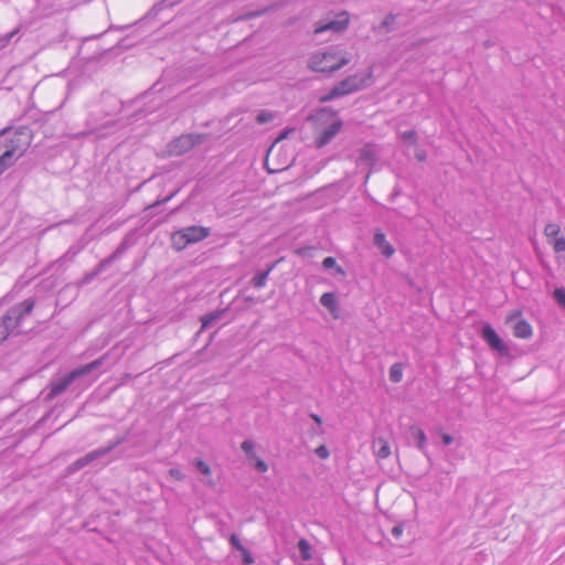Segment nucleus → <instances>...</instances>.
I'll use <instances>...</instances> for the list:
<instances>
[{
	"instance_id": "nucleus-47",
	"label": "nucleus",
	"mask_w": 565,
	"mask_h": 565,
	"mask_svg": "<svg viewBox=\"0 0 565 565\" xmlns=\"http://www.w3.org/2000/svg\"><path fill=\"white\" fill-rule=\"evenodd\" d=\"M520 315H521V312H520V311H515L514 313H512V315H510V316H509V320H512V319H514L515 317H519Z\"/></svg>"
},
{
	"instance_id": "nucleus-18",
	"label": "nucleus",
	"mask_w": 565,
	"mask_h": 565,
	"mask_svg": "<svg viewBox=\"0 0 565 565\" xmlns=\"http://www.w3.org/2000/svg\"><path fill=\"white\" fill-rule=\"evenodd\" d=\"M374 447H377L376 449V456L380 458V459H385L387 458L390 455H391V448H390V445L388 443L383 439V438H379L374 441Z\"/></svg>"
},
{
	"instance_id": "nucleus-8",
	"label": "nucleus",
	"mask_w": 565,
	"mask_h": 565,
	"mask_svg": "<svg viewBox=\"0 0 565 565\" xmlns=\"http://www.w3.org/2000/svg\"><path fill=\"white\" fill-rule=\"evenodd\" d=\"M481 335L492 350L498 351L501 355H508L509 348L490 324L487 323L482 327Z\"/></svg>"
},
{
	"instance_id": "nucleus-6",
	"label": "nucleus",
	"mask_w": 565,
	"mask_h": 565,
	"mask_svg": "<svg viewBox=\"0 0 565 565\" xmlns=\"http://www.w3.org/2000/svg\"><path fill=\"white\" fill-rule=\"evenodd\" d=\"M361 88L360 82L356 76H350L341 82H339L337 85H334L331 90L321 98L322 102H329L334 98L348 95L350 93L356 92Z\"/></svg>"
},
{
	"instance_id": "nucleus-20",
	"label": "nucleus",
	"mask_w": 565,
	"mask_h": 565,
	"mask_svg": "<svg viewBox=\"0 0 565 565\" xmlns=\"http://www.w3.org/2000/svg\"><path fill=\"white\" fill-rule=\"evenodd\" d=\"M322 267H323V269L334 268L337 275H340L342 277L345 276V270L341 266L337 265V260L334 257H331V256L326 257L322 260Z\"/></svg>"
},
{
	"instance_id": "nucleus-39",
	"label": "nucleus",
	"mask_w": 565,
	"mask_h": 565,
	"mask_svg": "<svg viewBox=\"0 0 565 565\" xmlns=\"http://www.w3.org/2000/svg\"><path fill=\"white\" fill-rule=\"evenodd\" d=\"M255 468L259 471V472H266L268 470V465L262 460V459H257L256 461V465H255Z\"/></svg>"
},
{
	"instance_id": "nucleus-25",
	"label": "nucleus",
	"mask_w": 565,
	"mask_h": 565,
	"mask_svg": "<svg viewBox=\"0 0 565 565\" xmlns=\"http://www.w3.org/2000/svg\"><path fill=\"white\" fill-rule=\"evenodd\" d=\"M298 548L303 559H309L310 555V544L306 540H300L298 542Z\"/></svg>"
},
{
	"instance_id": "nucleus-26",
	"label": "nucleus",
	"mask_w": 565,
	"mask_h": 565,
	"mask_svg": "<svg viewBox=\"0 0 565 565\" xmlns=\"http://www.w3.org/2000/svg\"><path fill=\"white\" fill-rule=\"evenodd\" d=\"M242 450L245 452V455L249 458L256 457L254 452V443L252 440H244L241 445Z\"/></svg>"
},
{
	"instance_id": "nucleus-40",
	"label": "nucleus",
	"mask_w": 565,
	"mask_h": 565,
	"mask_svg": "<svg viewBox=\"0 0 565 565\" xmlns=\"http://www.w3.org/2000/svg\"><path fill=\"white\" fill-rule=\"evenodd\" d=\"M126 250L119 245L110 255L114 260L118 259Z\"/></svg>"
},
{
	"instance_id": "nucleus-27",
	"label": "nucleus",
	"mask_w": 565,
	"mask_h": 565,
	"mask_svg": "<svg viewBox=\"0 0 565 565\" xmlns=\"http://www.w3.org/2000/svg\"><path fill=\"white\" fill-rule=\"evenodd\" d=\"M273 119H274V115L270 111H266V110L260 111L256 117V121L259 125L270 122Z\"/></svg>"
},
{
	"instance_id": "nucleus-42",
	"label": "nucleus",
	"mask_w": 565,
	"mask_h": 565,
	"mask_svg": "<svg viewBox=\"0 0 565 565\" xmlns=\"http://www.w3.org/2000/svg\"><path fill=\"white\" fill-rule=\"evenodd\" d=\"M115 260L111 258V256L109 255L107 258L103 259L99 265L100 267L103 268H106L108 267L111 263H114Z\"/></svg>"
},
{
	"instance_id": "nucleus-15",
	"label": "nucleus",
	"mask_w": 565,
	"mask_h": 565,
	"mask_svg": "<svg viewBox=\"0 0 565 565\" xmlns=\"http://www.w3.org/2000/svg\"><path fill=\"white\" fill-rule=\"evenodd\" d=\"M411 434L413 438L416 440V446L422 452H426V435L424 430L419 427L412 426L411 427Z\"/></svg>"
},
{
	"instance_id": "nucleus-21",
	"label": "nucleus",
	"mask_w": 565,
	"mask_h": 565,
	"mask_svg": "<svg viewBox=\"0 0 565 565\" xmlns=\"http://www.w3.org/2000/svg\"><path fill=\"white\" fill-rule=\"evenodd\" d=\"M222 317V311H214L209 315H205L201 318L202 327L201 329H209L212 324L217 321Z\"/></svg>"
},
{
	"instance_id": "nucleus-2",
	"label": "nucleus",
	"mask_w": 565,
	"mask_h": 565,
	"mask_svg": "<svg viewBox=\"0 0 565 565\" xmlns=\"http://www.w3.org/2000/svg\"><path fill=\"white\" fill-rule=\"evenodd\" d=\"M349 63V57L332 49L313 53L308 60V67L313 72L333 73Z\"/></svg>"
},
{
	"instance_id": "nucleus-10",
	"label": "nucleus",
	"mask_w": 565,
	"mask_h": 565,
	"mask_svg": "<svg viewBox=\"0 0 565 565\" xmlns=\"http://www.w3.org/2000/svg\"><path fill=\"white\" fill-rule=\"evenodd\" d=\"M376 161V152L373 146L365 145L359 151L356 162L359 166L372 167Z\"/></svg>"
},
{
	"instance_id": "nucleus-7",
	"label": "nucleus",
	"mask_w": 565,
	"mask_h": 565,
	"mask_svg": "<svg viewBox=\"0 0 565 565\" xmlns=\"http://www.w3.org/2000/svg\"><path fill=\"white\" fill-rule=\"evenodd\" d=\"M348 24H349V13L343 11V12H340L337 15V19H334V20H330L327 22L320 21V22L316 23L313 33L316 35H319V34H322V33L329 32V31L333 32V33H341L344 30H347Z\"/></svg>"
},
{
	"instance_id": "nucleus-44",
	"label": "nucleus",
	"mask_w": 565,
	"mask_h": 565,
	"mask_svg": "<svg viewBox=\"0 0 565 565\" xmlns=\"http://www.w3.org/2000/svg\"><path fill=\"white\" fill-rule=\"evenodd\" d=\"M104 270H105V268L100 267V265L98 264L96 269L92 273V276H97L100 273H103Z\"/></svg>"
},
{
	"instance_id": "nucleus-29",
	"label": "nucleus",
	"mask_w": 565,
	"mask_h": 565,
	"mask_svg": "<svg viewBox=\"0 0 565 565\" xmlns=\"http://www.w3.org/2000/svg\"><path fill=\"white\" fill-rule=\"evenodd\" d=\"M401 139L405 142H409L411 145L416 143V131L415 130H407L401 134Z\"/></svg>"
},
{
	"instance_id": "nucleus-34",
	"label": "nucleus",
	"mask_w": 565,
	"mask_h": 565,
	"mask_svg": "<svg viewBox=\"0 0 565 565\" xmlns=\"http://www.w3.org/2000/svg\"><path fill=\"white\" fill-rule=\"evenodd\" d=\"M230 543H231V545H232L235 550H237V551H239V552H241L243 548H245V547L242 545V543H241V541H239V539H238V536H237L236 534H232V535H231V537H230Z\"/></svg>"
},
{
	"instance_id": "nucleus-36",
	"label": "nucleus",
	"mask_w": 565,
	"mask_h": 565,
	"mask_svg": "<svg viewBox=\"0 0 565 565\" xmlns=\"http://www.w3.org/2000/svg\"><path fill=\"white\" fill-rule=\"evenodd\" d=\"M396 17L392 13L385 17V19L382 21L381 26L384 29H388L394 22Z\"/></svg>"
},
{
	"instance_id": "nucleus-49",
	"label": "nucleus",
	"mask_w": 565,
	"mask_h": 565,
	"mask_svg": "<svg viewBox=\"0 0 565 565\" xmlns=\"http://www.w3.org/2000/svg\"><path fill=\"white\" fill-rule=\"evenodd\" d=\"M95 276H92V274L87 275L85 277V281H89L90 279H93Z\"/></svg>"
},
{
	"instance_id": "nucleus-11",
	"label": "nucleus",
	"mask_w": 565,
	"mask_h": 565,
	"mask_svg": "<svg viewBox=\"0 0 565 565\" xmlns=\"http://www.w3.org/2000/svg\"><path fill=\"white\" fill-rule=\"evenodd\" d=\"M373 243L387 258L395 253L394 247L386 241L385 234L380 231L375 232Z\"/></svg>"
},
{
	"instance_id": "nucleus-12",
	"label": "nucleus",
	"mask_w": 565,
	"mask_h": 565,
	"mask_svg": "<svg viewBox=\"0 0 565 565\" xmlns=\"http://www.w3.org/2000/svg\"><path fill=\"white\" fill-rule=\"evenodd\" d=\"M103 457H104L103 451L99 448L95 449V450L86 454L84 457L77 459L73 463L74 469L79 470V469L84 468L85 466L89 465L90 462H93L99 458H103Z\"/></svg>"
},
{
	"instance_id": "nucleus-38",
	"label": "nucleus",
	"mask_w": 565,
	"mask_h": 565,
	"mask_svg": "<svg viewBox=\"0 0 565 565\" xmlns=\"http://www.w3.org/2000/svg\"><path fill=\"white\" fill-rule=\"evenodd\" d=\"M313 250V247L307 246V247H300L296 250V253L301 257L311 256V252Z\"/></svg>"
},
{
	"instance_id": "nucleus-32",
	"label": "nucleus",
	"mask_w": 565,
	"mask_h": 565,
	"mask_svg": "<svg viewBox=\"0 0 565 565\" xmlns=\"http://www.w3.org/2000/svg\"><path fill=\"white\" fill-rule=\"evenodd\" d=\"M316 455L321 459H327L330 455L329 449L327 446L321 445L315 450Z\"/></svg>"
},
{
	"instance_id": "nucleus-9",
	"label": "nucleus",
	"mask_w": 565,
	"mask_h": 565,
	"mask_svg": "<svg viewBox=\"0 0 565 565\" xmlns=\"http://www.w3.org/2000/svg\"><path fill=\"white\" fill-rule=\"evenodd\" d=\"M342 128V120L340 118L333 119V121L321 129L319 135L316 138V146L318 148H322L327 146L341 130Z\"/></svg>"
},
{
	"instance_id": "nucleus-19",
	"label": "nucleus",
	"mask_w": 565,
	"mask_h": 565,
	"mask_svg": "<svg viewBox=\"0 0 565 565\" xmlns=\"http://www.w3.org/2000/svg\"><path fill=\"white\" fill-rule=\"evenodd\" d=\"M127 439H128L127 435L117 436L116 438L110 440L106 446L100 447L99 449L103 451V455L106 456L111 450H114L116 447H118L119 445L127 441Z\"/></svg>"
},
{
	"instance_id": "nucleus-31",
	"label": "nucleus",
	"mask_w": 565,
	"mask_h": 565,
	"mask_svg": "<svg viewBox=\"0 0 565 565\" xmlns=\"http://www.w3.org/2000/svg\"><path fill=\"white\" fill-rule=\"evenodd\" d=\"M242 561L245 565H252L254 563V557L247 548H243L241 551Z\"/></svg>"
},
{
	"instance_id": "nucleus-1",
	"label": "nucleus",
	"mask_w": 565,
	"mask_h": 565,
	"mask_svg": "<svg viewBox=\"0 0 565 565\" xmlns=\"http://www.w3.org/2000/svg\"><path fill=\"white\" fill-rule=\"evenodd\" d=\"M107 354L94 360L93 362L82 365L77 369H74L70 373L55 379L50 384V392L46 395V399L52 401L63 392H65L68 386L74 383L77 379L87 375L96 370H98L105 362Z\"/></svg>"
},
{
	"instance_id": "nucleus-37",
	"label": "nucleus",
	"mask_w": 565,
	"mask_h": 565,
	"mask_svg": "<svg viewBox=\"0 0 565 565\" xmlns=\"http://www.w3.org/2000/svg\"><path fill=\"white\" fill-rule=\"evenodd\" d=\"M415 158L417 161L419 162H424L427 158V153L424 149L422 148H416L415 149Z\"/></svg>"
},
{
	"instance_id": "nucleus-30",
	"label": "nucleus",
	"mask_w": 565,
	"mask_h": 565,
	"mask_svg": "<svg viewBox=\"0 0 565 565\" xmlns=\"http://www.w3.org/2000/svg\"><path fill=\"white\" fill-rule=\"evenodd\" d=\"M551 243L556 253L565 252V237H556Z\"/></svg>"
},
{
	"instance_id": "nucleus-45",
	"label": "nucleus",
	"mask_w": 565,
	"mask_h": 565,
	"mask_svg": "<svg viewBox=\"0 0 565 565\" xmlns=\"http://www.w3.org/2000/svg\"><path fill=\"white\" fill-rule=\"evenodd\" d=\"M169 199H170V196L166 198L163 201H158V202H156L154 204H152L150 207H151V209H153V207H156L157 205H160L161 203H164V202L169 201Z\"/></svg>"
},
{
	"instance_id": "nucleus-3",
	"label": "nucleus",
	"mask_w": 565,
	"mask_h": 565,
	"mask_svg": "<svg viewBox=\"0 0 565 565\" xmlns=\"http://www.w3.org/2000/svg\"><path fill=\"white\" fill-rule=\"evenodd\" d=\"M34 303V300L29 298L7 311L0 321V342L19 328L24 317L32 312Z\"/></svg>"
},
{
	"instance_id": "nucleus-23",
	"label": "nucleus",
	"mask_w": 565,
	"mask_h": 565,
	"mask_svg": "<svg viewBox=\"0 0 565 565\" xmlns=\"http://www.w3.org/2000/svg\"><path fill=\"white\" fill-rule=\"evenodd\" d=\"M559 232H561V227H559V225H557L555 223H548V224H546V226L544 228V235L548 239H554V238L558 237Z\"/></svg>"
},
{
	"instance_id": "nucleus-28",
	"label": "nucleus",
	"mask_w": 565,
	"mask_h": 565,
	"mask_svg": "<svg viewBox=\"0 0 565 565\" xmlns=\"http://www.w3.org/2000/svg\"><path fill=\"white\" fill-rule=\"evenodd\" d=\"M194 466L195 468L202 473V475H205V476H209L211 475V469L209 467V465H206L202 459H194Z\"/></svg>"
},
{
	"instance_id": "nucleus-46",
	"label": "nucleus",
	"mask_w": 565,
	"mask_h": 565,
	"mask_svg": "<svg viewBox=\"0 0 565 565\" xmlns=\"http://www.w3.org/2000/svg\"><path fill=\"white\" fill-rule=\"evenodd\" d=\"M119 245H120L125 250H127V248H128L127 239H124Z\"/></svg>"
},
{
	"instance_id": "nucleus-4",
	"label": "nucleus",
	"mask_w": 565,
	"mask_h": 565,
	"mask_svg": "<svg viewBox=\"0 0 565 565\" xmlns=\"http://www.w3.org/2000/svg\"><path fill=\"white\" fill-rule=\"evenodd\" d=\"M210 235V228L204 226H188L178 232L172 236L173 246L178 250H182L189 244H194L203 241Z\"/></svg>"
},
{
	"instance_id": "nucleus-48",
	"label": "nucleus",
	"mask_w": 565,
	"mask_h": 565,
	"mask_svg": "<svg viewBox=\"0 0 565 565\" xmlns=\"http://www.w3.org/2000/svg\"><path fill=\"white\" fill-rule=\"evenodd\" d=\"M9 128H4L0 131V139L8 132Z\"/></svg>"
},
{
	"instance_id": "nucleus-16",
	"label": "nucleus",
	"mask_w": 565,
	"mask_h": 565,
	"mask_svg": "<svg viewBox=\"0 0 565 565\" xmlns=\"http://www.w3.org/2000/svg\"><path fill=\"white\" fill-rule=\"evenodd\" d=\"M320 303L326 307L331 313L338 310L337 297L333 292H324L320 297Z\"/></svg>"
},
{
	"instance_id": "nucleus-22",
	"label": "nucleus",
	"mask_w": 565,
	"mask_h": 565,
	"mask_svg": "<svg viewBox=\"0 0 565 565\" xmlns=\"http://www.w3.org/2000/svg\"><path fill=\"white\" fill-rule=\"evenodd\" d=\"M390 381L393 383H399L403 379V365L401 363H394L390 369Z\"/></svg>"
},
{
	"instance_id": "nucleus-41",
	"label": "nucleus",
	"mask_w": 565,
	"mask_h": 565,
	"mask_svg": "<svg viewBox=\"0 0 565 565\" xmlns=\"http://www.w3.org/2000/svg\"><path fill=\"white\" fill-rule=\"evenodd\" d=\"M441 440H443L444 445L449 446L454 441V438L449 434L443 433L441 434Z\"/></svg>"
},
{
	"instance_id": "nucleus-24",
	"label": "nucleus",
	"mask_w": 565,
	"mask_h": 565,
	"mask_svg": "<svg viewBox=\"0 0 565 565\" xmlns=\"http://www.w3.org/2000/svg\"><path fill=\"white\" fill-rule=\"evenodd\" d=\"M553 298L561 308L565 309V288H555L553 291Z\"/></svg>"
},
{
	"instance_id": "nucleus-14",
	"label": "nucleus",
	"mask_w": 565,
	"mask_h": 565,
	"mask_svg": "<svg viewBox=\"0 0 565 565\" xmlns=\"http://www.w3.org/2000/svg\"><path fill=\"white\" fill-rule=\"evenodd\" d=\"M15 149H7L1 156H0V175L11 166L14 164L17 158L14 157Z\"/></svg>"
},
{
	"instance_id": "nucleus-51",
	"label": "nucleus",
	"mask_w": 565,
	"mask_h": 565,
	"mask_svg": "<svg viewBox=\"0 0 565 565\" xmlns=\"http://www.w3.org/2000/svg\"><path fill=\"white\" fill-rule=\"evenodd\" d=\"M4 299H6V298H1V299H0V307H1V306H2V303L4 302Z\"/></svg>"
},
{
	"instance_id": "nucleus-50",
	"label": "nucleus",
	"mask_w": 565,
	"mask_h": 565,
	"mask_svg": "<svg viewBox=\"0 0 565 565\" xmlns=\"http://www.w3.org/2000/svg\"><path fill=\"white\" fill-rule=\"evenodd\" d=\"M490 45H491V43L489 41L484 42L486 47H489Z\"/></svg>"
},
{
	"instance_id": "nucleus-13",
	"label": "nucleus",
	"mask_w": 565,
	"mask_h": 565,
	"mask_svg": "<svg viewBox=\"0 0 565 565\" xmlns=\"http://www.w3.org/2000/svg\"><path fill=\"white\" fill-rule=\"evenodd\" d=\"M513 334L520 339H529L532 337V327L525 320H519L513 327Z\"/></svg>"
},
{
	"instance_id": "nucleus-5",
	"label": "nucleus",
	"mask_w": 565,
	"mask_h": 565,
	"mask_svg": "<svg viewBox=\"0 0 565 565\" xmlns=\"http://www.w3.org/2000/svg\"><path fill=\"white\" fill-rule=\"evenodd\" d=\"M209 139L206 134H186L172 140L168 148L172 156H182Z\"/></svg>"
},
{
	"instance_id": "nucleus-43",
	"label": "nucleus",
	"mask_w": 565,
	"mask_h": 565,
	"mask_svg": "<svg viewBox=\"0 0 565 565\" xmlns=\"http://www.w3.org/2000/svg\"><path fill=\"white\" fill-rule=\"evenodd\" d=\"M310 417L318 424V425H321L322 424V419L319 415L317 414H310Z\"/></svg>"
},
{
	"instance_id": "nucleus-17",
	"label": "nucleus",
	"mask_w": 565,
	"mask_h": 565,
	"mask_svg": "<svg viewBox=\"0 0 565 565\" xmlns=\"http://www.w3.org/2000/svg\"><path fill=\"white\" fill-rule=\"evenodd\" d=\"M275 263L270 264L265 271H262L257 274L255 277H253L252 285L257 289L263 288L266 285L268 275L275 268Z\"/></svg>"
},
{
	"instance_id": "nucleus-35",
	"label": "nucleus",
	"mask_w": 565,
	"mask_h": 565,
	"mask_svg": "<svg viewBox=\"0 0 565 565\" xmlns=\"http://www.w3.org/2000/svg\"><path fill=\"white\" fill-rule=\"evenodd\" d=\"M404 532V523H397L393 526L391 533L395 539H399Z\"/></svg>"
},
{
	"instance_id": "nucleus-33",
	"label": "nucleus",
	"mask_w": 565,
	"mask_h": 565,
	"mask_svg": "<svg viewBox=\"0 0 565 565\" xmlns=\"http://www.w3.org/2000/svg\"><path fill=\"white\" fill-rule=\"evenodd\" d=\"M169 476L177 481H182L184 479L183 472L178 468H171L169 470Z\"/></svg>"
}]
</instances>
